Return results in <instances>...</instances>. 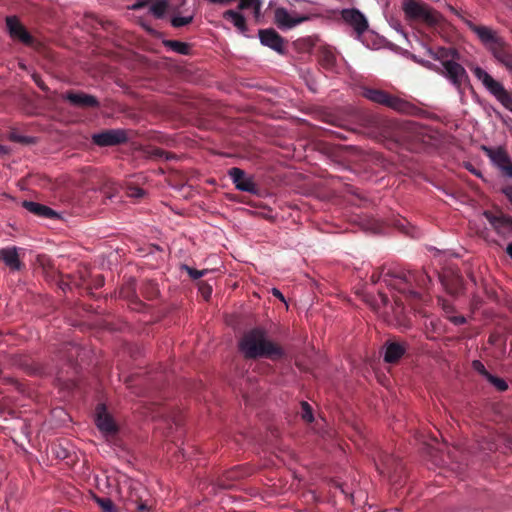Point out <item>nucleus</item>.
<instances>
[{
	"instance_id": "1",
	"label": "nucleus",
	"mask_w": 512,
	"mask_h": 512,
	"mask_svg": "<svg viewBox=\"0 0 512 512\" xmlns=\"http://www.w3.org/2000/svg\"><path fill=\"white\" fill-rule=\"evenodd\" d=\"M238 346L245 359L265 358L277 361L285 356L284 349L270 340L266 330L260 327L245 332Z\"/></svg>"
},
{
	"instance_id": "2",
	"label": "nucleus",
	"mask_w": 512,
	"mask_h": 512,
	"mask_svg": "<svg viewBox=\"0 0 512 512\" xmlns=\"http://www.w3.org/2000/svg\"><path fill=\"white\" fill-rule=\"evenodd\" d=\"M384 279L388 287L397 290L412 301L421 299V292L417 288L427 289L431 282L430 277L422 271H389Z\"/></svg>"
},
{
	"instance_id": "3",
	"label": "nucleus",
	"mask_w": 512,
	"mask_h": 512,
	"mask_svg": "<svg viewBox=\"0 0 512 512\" xmlns=\"http://www.w3.org/2000/svg\"><path fill=\"white\" fill-rule=\"evenodd\" d=\"M362 95L374 103L386 106L402 114L416 115L419 111L416 105L381 89L365 87L363 88Z\"/></svg>"
},
{
	"instance_id": "4",
	"label": "nucleus",
	"mask_w": 512,
	"mask_h": 512,
	"mask_svg": "<svg viewBox=\"0 0 512 512\" xmlns=\"http://www.w3.org/2000/svg\"><path fill=\"white\" fill-rule=\"evenodd\" d=\"M475 77L506 109L512 112V93L506 90L502 83L495 80L489 73L479 66L472 69Z\"/></svg>"
},
{
	"instance_id": "5",
	"label": "nucleus",
	"mask_w": 512,
	"mask_h": 512,
	"mask_svg": "<svg viewBox=\"0 0 512 512\" xmlns=\"http://www.w3.org/2000/svg\"><path fill=\"white\" fill-rule=\"evenodd\" d=\"M403 11L407 18L423 20L428 25H436L442 18L437 11L429 8L428 5L414 0H404Z\"/></svg>"
},
{
	"instance_id": "6",
	"label": "nucleus",
	"mask_w": 512,
	"mask_h": 512,
	"mask_svg": "<svg viewBox=\"0 0 512 512\" xmlns=\"http://www.w3.org/2000/svg\"><path fill=\"white\" fill-rule=\"evenodd\" d=\"M455 60L454 62H447L442 69L437 72L444 76L459 93H463L464 86L469 84V76L465 68Z\"/></svg>"
},
{
	"instance_id": "7",
	"label": "nucleus",
	"mask_w": 512,
	"mask_h": 512,
	"mask_svg": "<svg viewBox=\"0 0 512 512\" xmlns=\"http://www.w3.org/2000/svg\"><path fill=\"white\" fill-rule=\"evenodd\" d=\"M94 422L97 429L104 435H115L119 428L113 416L107 411L105 403H98L95 408Z\"/></svg>"
},
{
	"instance_id": "8",
	"label": "nucleus",
	"mask_w": 512,
	"mask_h": 512,
	"mask_svg": "<svg viewBox=\"0 0 512 512\" xmlns=\"http://www.w3.org/2000/svg\"><path fill=\"white\" fill-rule=\"evenodd\" d=\"M86 354V351L73 343L63 344L62 348L58 352V358L60 360L65 361V365L69 368L77 372V368H82L83 365V355Z\"/></svg>"
},
{
	"instance_id": "9",
	"label": "nucleus",
	"mask_w": 512,
	"mask_h": 512,
	"mask_svg": "<svg viewBox=\"0 0 512 512\" xmlns=\"http://www.w3.org/2000/svg\"><path fill=\"white\" fill-rule=\"evenodd\" d=\"M467 27L477 35L481 43L491 52L494 47L504 40L503 37L499 36L497 31L484 25H478L470 20L466 22Z\"/></svg>"
},
{
	"instance_id": "10",
	"label": "nucleus",
	"mask_w": 512,
	"mask_h": 512,
	"mask_svg": "<svg viewBox=\"0 0 512 512\" xmlns=\"http://www.w3.org/2000/svg\"><path fill=\"white\" fill-rule=\"evenodd\" d=\"M6 26L13 39L19 40L29 47L37 45V40L28 32L16 16L6 17Z\"/></svg>"
},
{
	"instance_id": "11",
	"label": "nucleus",
	"mask_w": 512,
	"mask_h": 512,
	"mask_svg": "<svg viewBox=\"0 0 512 512\" xmlns=\"http://www.w3.org/2000/svg\"><path fill=\"white\" fill-rule=\"evenodd\" d=\"M127 139L122 129H107L92 135V142L100 147L116 146L125 143Z\"/></svg>"
},
{
	"instance_id": "12",
	"label": "nucleus",
	"mask_w": 512,
	"mask_h": 512,
	"mask_svg": "<svg viewBox=\"0 0 512 512\" xmlns=\"http://www.w3.org/2000/svg\"><path fill=\"white\" fill-rule=\"evenodd\" d=\"M409 345L402 341L387 340L382 347L383 360L387 364H397L406 354Z\"/></svg>"
},
{
	"instance_id": "13",
	"label": "nucleus",
	"mask_w": 512,
	"mask_h": 512,
	"mask_svg": "<svg viewBox=\"0 0 512 512\" xmlns=\"http://www.w3.org/2000/svg\"><path fill=\"white\" fill-rule=\"evenodd\" d=\"M119 296L128 302V306L133 311L142 312L147 307L146 304L140 300L137 294L136 281L133 278H130L125 284H123L120 288Z\"/></svg>"
},
{
	"instance_id": "14",
	"label": "nucleus",
	"mask_w": 512,
	"mask_h": 512,
	"mask_svg": "<svg viewBox=\"0 0 512 512\" xmlns=\"http://www.w3.org/2000/svg\"><path fill=\"white\" fill-rule=\"evenodd\" d=\"M228 175L234 183L236 189L248 192L251 194H257L259 189L252 177H248L244 170L238 167H232L228 171Z\"/></svg>"
},
{
	"instance_id": "15",
	"label": "nucleus",
	"mask_w": 512,
	"mask_h": 512,
	"mask_svg": "<svg viewBox=\"0 0 512 512\" xmlns=\"http://www.w3.org/2000/svg\"><path fill=\"white\" fill-rule=\"evenodd\" d=\"M484 216L499 235L506 236L512 233L511 216L502 212L493 213L491 211H485Z\"/></svg>"
},
{
	"instance_id": "16",
	"label": "nucleus",
	"mask_w": 512,
	"mask_h": 512,
	"mask_svg": "<svg viewBox=\"0 0 512 512\" xmlns=\"http://www.w3.org/2000/svg\"><path fill=\"white\" fill-rule=\"evenodd\" d=\"M63 99L67 100L72 106L78 108H99V100L90 94L84 92L67 91L63 95Z\"/></svg>"
},
{
	"instance_id": "17",
	"label": "nucleus",
	"mask_w": 512,
	"mask_h": 512,
	"mask_svg": "<svg viewBox=\"0 0 512 512\" xmlns=\"http://www.w3.org/2000/svg\"><path fill=\"white\" fill-rule=\"evenodd\" d=\"M262 45L269 47L277 53H284V38L273 28L260 29L258 32Z\"/></svg>"
},
{
	"instance_id": "18",
	"label": "nucleus",
	"mask_w": 512,
	"mask_h": 512,
	"mask_svg": "<svg viewBox=\"0 0 512 512\" xmlns=\"http://www.w3.org/2000/svg\"><path fill=\"white\" fill-rule=\"evenodd\" d=\"M343 20L353 27L358 35L368 29L366 17L357 9H344L341 13Z\"/></svg>"
},
{
	"instance_id": "19",
	"label": "nucleus",
	"mask_w": 512,
	"mask_h": 512,
	"mask_svg": "<svg viewBox=\"0 0 512 512\" xmlns=\"http://www.w3.org/2000/svg\"><path fill=\"white\" fill-rule=\"evenodd\" d=\"M275 24L282 30L291 29L308 20L307 16H292L285 8H277L274 13Z\"/></svg>"
},
{
	"instance_id": "20",
	"label": "nucleus",
	"mask_w": 512,
	"mask_h": 512,
	"mask_svg": "<svg viewBox=\"0 0 512 512\" xmlns=\"http://www.w3.org/2000/svg\"><path fill=\"white\" fill-rule=\"evenodd\" d=\"M495 60L512 74V45L505 40L491 51Z\"/></svg>"
},
{
	"instance_id": "21",
	"label": "nucleus",
	"mask_w": 512,
	"mask_h": 512,
	"mask_svg": "<svg viewBox=\"0 0 512 512\" xmlns=\"http://www.w3.org/2000/svg\"><path fill=\"white\" fill-rule=\"evenodd\" d=\"M470 373L473 377H477L482 381H488L490 384H506L504 380L494 376L480 360H473L471 362Z\"/></svg>"
},
{
	"instance_id": "22",
	"label": "nucleus",
	"mask_w": 512,
	"mask_h": 512,
	"mask_svg": "<svg viewBox=\"0 0 512 512\" xmlns=\"http://www.w3.org/2000/svg\"><path fill=\"white\" fill-rule=\"evenodd\" d=\"M0 262L13 271H19L24 266L19 259L18 248L15 246L0 249Z\"/></svg>"
},
{
	"instance_id": "23",
	"label": "nucleus",
	"mask_w": 512,
	"mask_h": 512,
	"mask_svg": "<svg viewBox=\"0 0 512 512\" xmlns=\"http://www.w3.org/2000/svg\"><path fill=\"white\" fill-rule=\"evenodd\" d=\"M22 206L29 211L30 213L40 217V218H48L52 219L57 217V213L51 209L50 207L33 202V201H23Z\"/></svg>"
},
{
	"instance_id": "24",
	"label": "nucleus",
	"mask_w": 512,
	"mask_h": 512,
	"mask_svg": "<svg viewBox=\"0 0 512 512\" xmlns=\"http://www.w3.org/2000/svg\"><path fill=\"white\" fill-rule=\"evenodd\" d=\"M430 54L434 60L441 62L442 67L445 66L447 62H454L460 59L459 52L454 48L439 47L435 52L430 51Z\"/></svg>"
},
{
	"instance_id": "25",
	"label": "nucleus",
	"mask_w": 512,
	"mask_h": 512,
	"mask_svg": "<svg viewBox=\"0 0 512 512\" xmlns=\"http://www.w3.org/2000/svg\"><path fill=\"white\" fill-rule=\"evenodd\" d=\"M336 55L330 48L322 47L318 53V62L327 71H333L336 67Z\"/></svg>"
},
{
	"instance_id": "26",
	"label": "nucleus",
	"mask_w": 512,
	"mask_h": 512,
	"mask_svg": "<svg viewBox=\"0 0 512 512\" xmlns=\"http://www.w3.org/2000/svg\"><path fill=\"white\" fill-rule=\"evenodd\" d=\"M223 18L226 21L231 22L240 33H242V34L247 33L248 27L246 24V19L241 13H239L235 10H232V9L226 10L223 13Z\"/></svg>"
},
{
	"instance_id": "27",
	"label": "nucleus",
	"mask_w": 512,
	"mask_h": 512,
	"mask_svg": "<svg viewBox=\"0 0 512 512\" xmlns=\"http://www.w3.org/2000/svg\"><path fill=\"white\" fill-rule=\"evenodd\" d=\"M485 150L487 152L488 157L498 168H500L504 164H507V162L510 160V157L508 156L507 152L502 148H485Z\"/></svg>"
},
{
	"instance_id": "28",
	"label": "nucleus",
	"mask_w": 512,
	"mask_h": 512,
	"mask_svg": "<svg viewBox=\"0 0 512 512\" xmlns=\"http://www.w3.org/2000/svg\"><path fill=\"white\" fill-rule=\"evenodd\" d=\"M163 44L166 48L181 55H189L192 49L190 44L178 40H165Z\"/></svg>"
},
{
	"instance_id": "29",
	"label": "nucleus",
	"mask_w": 512,
	"mask_h": 512,
	"mask_svg": "<svg viewBox=\"0 0 512 512\" xmlns=\"http://www.w3.org/2000/svg\"><path fill=\"white\" fill-rule=\"evenodd\" d=\"M140 291H141V295L147 300H153L159 294L158 285L153 280L143 281Z\"/></svg>"
},
{
	"instance_id": "30",
	"label": "nucleus",
	"mask_w": 512,
	"mask_h": 512,
	"mask_svg": "<svg viewBox=\"0 0 512 512\" xmlns=\"http://www.w3.org/2000/svg\"><path fill=\"white\" fill-rule=\"evenodd\" d=\"M93 501L102 509L103 512H118L114 502L109 497H100L95 493H91Z\"/></svg>"
},
{
	"instance_id": "31",
	"label": "nucleus",
	"mask_w": 512,
	"mask_h": 512,
	"mask_svg": "<svg viewBox=\"0 0 512 512\" xmlns=\"http://www.w3.org/2000/svg\"><path fill=\"white\" fill-rule=\"evenodd\" d=\"M239 10L251 9L255 18H259L261 13V1L260 0H239Z\"/></svg>"
},
{
	"instance_id": "32",
	"label": "nucleus",
	"mask_w": 512,
	"mask_h": 512,
	"mask_svg": "<svg viewBox=\"0 0 512 512\" xmlns=\"http://www.w3.org/2000/svg\"><path fill=\"white\" fill-rule=\"evenodd\" d=\"M168 8L167 0H157L154 2L151 7V13L158 19L162 18Z\"/></svg>"
},
{
	"instance_id": "33",
	"label": "nucleus",
	"mask_w": 512,
	"mask_h": 512,
	"mask_svg": "<svg viewBox=\"0 0 512 512\" xmlns=\"http://www.w3.org/2000/svg\"><path fill=\"white\" fill-rule=\"evenodd\" d=\"M53 455L60 460L67 459L70 456V451L62 443H53L51 445Z\"/></svg>"
},
{
	"instance_id": "34",
	"label": "nucleus",
	"mask_w": 512,
	"mask_h": 512,
	"mask_svg": "<svg viewBox=\"0 0 512 512\" xmlns=\"http://www.w3.org/2000/svg\"><path fill=\"white\" fill-rule=\"evenodd\" d=\"M301 418L307 423L314 421L313 409L306 401L301 402Z\"/></svg>"
},
{
	"instance_id": "35",
	"label": "nucleus",
	"mask_w": 512,
	"mask_h": 512,
	"mask_svg": "<svg viewBox=\"0 0 512 512\" xmlns=\"http://www.w3.org/2000/svg\"><path fill=\"white\" fill-rule=\"evenodd\" d=\"M193 18H194L193 14L188 15V16L175 15L171 19V24L175 28H180V27L190 24L193 21Z\"/></svg>"
},
{
	"instance_id": "36",
	"label": "nucleus",
	"mask_w": 512,
	"mask_h": 512,
	"mask_svg": "<svg viewBox=\"0 0 512 512\" xmlns=\"http://www.w3.org/2000/svg\"><path fill=\"white\" fill-rule=\"evenodd\" d=\"M368 122L370 123V125L372 127H375L376 129H378L379 131H381V133H387L386 132V128L388 126V122L387 120L385 119H382L380 117H377V116H371L369 119H368Z\"/></svg>"
},
{
	"instance_id": "37",
	"label": "nucleus",
	"mask_w": 512,
	"mask_h": 512,
	"mask_svg": "<svg viewBox=\"0 0 512 512\" xmlns=\"http://www.w3.org/2000/svg\"><path fill=\"white\" fill-rule=\"evenodd\" d=\"M182 270L186 271L189 277L193 280L200 279L201 277L205 276L208 273L207 269L197 270L188 265H183Z\"/></svg>"
},
{
	"instance_id": "38",
	"label": "nucleus",
	"mask_w": 512,
	"mask_h": 512,
	"mask_svg": "<svg viewBox=\"0 0 512 512\" xmlns=\"http://www.w3.org/2000/svg\"><path fill=\"white\" fill-rule=\"evenodd\" d=\"M10 140L17 142V143H21V144L35 143V139L33 137L23 136V135L15 133V132L10 134Z\"/></svg>"
},
{
	"instance_id": "39",
	"label": "nucleus",
	"mask_w": 512,
	"mask_h": 512,
	"mask_svg": "<svg viewBox=\"0 0 512 512\" xmlns=\"http://www.w3.org/2000/svg\"><path fill=\"white\" fill-rule=\"evenodd\" d=\"M447 290L452 295L460 294L462 290V279L459 277L455 278L453 287H447Z\"/></svg>"
},
{
	"instance_id": "40",
	"label": "nucleus",
	"mask_w": 512,
	"mask_h": 512,
	"mask_svg": "<svg viewBox=\"0 0 512 512\" xmlns=\"http://www.w3.org/2000/svg\"><path fill=\"white\" fill-rule=\"evenodd\" d=\"M389 271H391L390 269L387 270L386 272L384 271V269L380 270V271H374L370 277V280L372 283L376 284L378 283L380 280H383V282L385 283V274H387Z\"/></svg>"
},
{
	"instance_id": "41",
	"label": "nucleus",
	"mask_w": 512,
	"mask_h": 512,
	"mask_svg": "<svg viewBox=\"0 0 512 512\" xmlns=\"http://www.w3.org/2000/svg\"><path fill=\"white\" fill-rule=\"evenodd\" d=\"M127 194L132 198H141L144 195V190L136 186H131L128 188Z\"/></svg>"
},
{
	"instance_id": "42",
	"label": "nucleus",
	"mask_w": 512,
	"mask_h": 512,
	"mask_svg": "<svg viewBox=\"0 0 512 512\" xmlns=\"http://www.w3.org/2000/svg\"><path fill=\"white\" fill-rule=\"evenodd\" d=\"M199 290L203 297L208 300L212 294V287L207 283L201 282L199 285Z\"/></svg>"
},
{
	"instance_id": "43",
	"label": "nucleus",
	"mask_w": 512,
	"mask_h": 512,
	"mask_svg": "<svg viewBox=\"0 0 512 512\" xmlns=\"http://www.w3.org/2000/svg\"><path fill=\"white\" fill-rule=\"evenodd\" d=\"M32 79L34 83L44 92H48L49 88L42 80L41 76L39 74H33Z\"/></svg>"
},
{
	"instance_id": "44",
	"label": "nucleus",
	"mask_w": 512,
	"mask_h": 512,
	"mask_svg": "<svg viewBox=\"0 0 512 512\" xmlns=\"http://www.w3.org/2000/svg\"><path fill=\"white\" fill-rule=\"evenodd\" d=\"M448 320L454 325H463L466 323V318L462 315L458 316H447Z\"/></svg>"
},
{
	"instance_id": "45",
	"label": "nucleus",
	"mask_w": 512,
	"mask_h": 512,
	"mask_svg": "<svg viewBox=\"0 0 512 512\" xmlns=\"http://www.w3.org/2000/svg\"><path fill=\"white\" fill-rule=\"evenodd\" d=\"M506 176L512 178V161L511 159L507 162V164L502 165L499 168Z\"/></svg>"
},
{
	"instance_id": "46",
	"label": "nucleus",
	"mask_w": 512,
	"mask_h": 512,
	"mask_svg": "<svg viewBox=\"0 0 512 512\" xmlns=\"http://www.w3.org/2000/svg\"><path fill=\"white\" fill-rule=\"evenodd\" d=\"M147 4H148V0H138L130 7V9L140 10V9L144 8L145 6H147Z\"/></svg>"
},
{
	"instance_id": "47",
	"label": "nucleus",
	"mask_w": 512,
	"mask_h": 512,
	"mask_svg": "<svg viewBox=\"0 0 512 512\" xmlns=\"http://www.w3.org/2000/svg\"><path fill=\"white\" fill-rule=\"evenodd\" d=\"M104 285V277L102 275H97L94 278V288L98 289Z\"/></svg>"
},
{
	"instance_id": "48",
	"label": "nucleus",
	"mask_w": 512,
	"mask_h": 512,
	"mask_svg": "<svg viewBox=\"0 0 512 512\" xmlns=\"http://www.w3.org/2000/svg\"><path fill=\"white\" fill-rule=\"evenodd\" d=\"M504 195L508 198V200L512 203V186H506L502 189Z\"/></svg>"
},
{
	"instance_id": "49",
	"label": "nucleus",
	"mask_w": 512,
	"mask_h": 512,
	"mask_svg": "<svg viewBox=\"0 0 512 512\" xmlns=\"http://www.w3.org/2000/svg\"><path fill=\"white\" fill-rule=\"evenodd\" d=\"M272 294L273 296H275L276 298H278L280 301L282 302H285V297L284 295L281 293L280 290H278L277 288H273L272 289Z\"/></svg>"
},
{
	"instance_id": "50",
	"label": "nucleus",
	"mask_w": 512,
	"mask_h": 512,
	"mask_svg": "<svg viewBox=\"0 0 512 512\" xmlns=\"http://www.w3.org/2000/svg\"><path fill=\"white\" fill-rule=\"evenodd\" d=\"M379 297L381 299V302L384 306H387L389 303V298L387 294L383 293L382 291H379Z\"/></svg>"
},
{
	"instance_id": "51",
	"label": "nucleus",
	"mask_w": 512,
	"mask_h": 512,
	"mask_svg": "<svg viewBox=\"0 0 512 512\" xmlns=\"http://www.w3.org/2000/svg\"><path fill=\"white\" fill-rule=\"evenodd\" d=\"M137 512H151V508L144 503H140L137 506Z\"/></svg>"
},
{
	"instance_id": "52",
	"label": "nucleus",
	"mask_w": 512,
	"mask_h": 512,
	"mask_svg": "<svg viewBox=\"0 0 512 512\" xmlns=\"http://www.w3.org/2000/svg\"><path fill=\"white\" fill-rule=\"evenodd\" d=\"M153 155H155V156H157V157H163V156L165 155L167 159L169 158V157H168V153H167V152H165V151H164V150H162V149H159V148H157V149H155V150H154Z\"/></svg>"
},
{
	"instance_id": "53",
	"label": "nucleus",
	"mask_w": 512,
	"mask_h": 512,
	"mask_svg": "<svg viewBox=\"0 0 512 512\" xmlns=\"http://www.w3.org/2000/svg\"><path fill=\"white\" fill-rule=\"evenodd\" d=\"M62 373V371H57L56 372V375L58 377V380H59V384H68L69 381H71L70 379H63L60 374Z\"/></svg>"
},
{
	"instance_id": "54",
	"label": "nucleus",
	"mask_w": 512,
	"mask_h": 512,
	"mask_svg": "<svg viewBox=\"0 0 512 512\" xmlns=\"http://www.w3.org/2000/svg\"><path fill=\"white\" fill-rule=\"evenodd\" d=\"M443 310L448 315L450 312L453 311V307L450 304L443 303Z\"/></svg>"
},
{
	"instance_id": "55",
	"label": "nucleus",
	"mask_w": 512,
	"mask_h": 512,
	"mask_svg": "<svg viewBox=\"0 0 512 512\" xmlns=\"http://www.w3.org/2000/svg\"><path fill=\"white\" fill-rule=\"evenodd\" d=\"M506 253L512 258V242L508 244Z\"/></svg>"
},
{
	"instance_id": "56",
	"label": "nucleus",
	"mask_w": 512,
	"mask_h": 512,
	"mask_svg": "<svg viewBox=\"0 0 512 512\" xmlns=\"http://www.w3.org/2000/svg\"><path fill=\"white\" fill-rule=\"evenodd\" d=\"M8 153V148L0 145V155H4Z\"/></svg>"
},
{
	"instance_id": "57",
	"label": "nucleus",
	"mask_w": 512,
	"mask_h": 512,
	"mask_svg": "<svg viewBox=\"0 0 512 512\" xmlns=\"http://www.w3.org/2000/svg\"><path fill=\"white\" fill-rule=\"evenodd\" d=\"M296 364H297L300 368H302V369H308V367H306V366H304V365L302 364V361H301V359H300V358L296 359Z\"/></svg>"
},
{
	"instance_id": "58",
	"label": "nucleus",
	"mask_w": 512,
	"mask_h": 512,
	"mask_svg": "<svg viewBox=\"0 0 512 512\" xmlns=\"http://www.w3.org/2000/svg\"><path fill=\"white\" fill-rule=\"evenodd\" d=\"M498 391L504 392L508 389L509 386H495Z\"/></svg>"
},
{
	"instance_id": "59",
	"label": "nucleus",
	"mask_w": 512,
	"mask_h": 512,
	"mask_svg": "<svg viewBox=\"0 0 512 512\" xmlns=\"http://www.w3.org/2000/svg\"><path fill=\"white\" fill-rule=\"evenodd\" d=\"M495 341H496L495 336H494V335H490V336H489V339H488V342H489L490 344H494V343H495Z\"/></svg>"
},
{
	"instance_id": "60",
	"label": "nucleus",
	"mask_w": 512,
	"mask_h": 512,
	"mask_svg": "<svg viewBox=\"0 0 512 512\" xmlns=\"http://www.w3.org/2000/svg\"><path fill=\"white\" fill-rule=\"evenodd\" d=\"M395 304H396L397 308H402V303L400 302L399 299H395Z\"/></svg>"
},
{
	"instance_id": "61",
	"label": "nucleus",
	"mask_w": 512,
	"mask_h": 512,
	"mask_svg": "<svg viewBox=\"0 0 512 512\" xmlns=\"http://www.w3.org/2000/svg\"><path fill=\"white\" fill-rule=\"evenodd\" d=\"M430 325L432 326V328H433L434 330H437V323H436V322H434L433 320H431V321H430Z\"/></svg>"
},
{
	"instance_id": "62",
	"label": "nucleus",
	"mask_w": 512,
	"mask_h": 512,
	"mask_svg": "<svg viewBox=\"0 0 512 512\" xmlns=\"http://www.w3.org/2000/svg\"><path fill=\"white\" fill-rule=\"evenodd\" d=\"M186 0H181L180 6H183L185 4Z\"/></svg>"
},
{
	"instance_id": "63",
	"label": "nucleus",
	"mask_w": 512,
	"mask_h": 512,
	"mask_svg": "<svg viewBox=\"0 0 512 512\" xmlns=\"http://www.w3.org/2000/svg\"><path fill=\"white\" fill-rule=\"evenodd\" d=\"M27 428H28V427H27V425L25 424V425L23 426V430H27Z\"/></svg>"
}]
</instances>
